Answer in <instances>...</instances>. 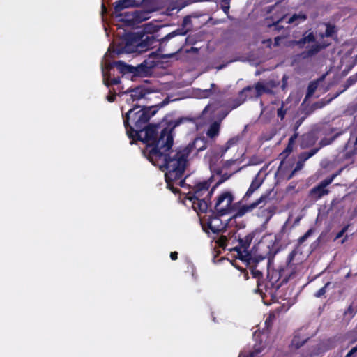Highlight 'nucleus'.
I'll use <instances>...</instances> for the list:
<instances>
[{
    "instance_id": "obj_1",
    "label": "nucleus",
    "mask_w": 357,
    "mask_h": 357,
    "mask_svg": "<svg viewBox=\"0 0 357 357\" xmlns=\"http://www.w3.org/2000/svg\"><path fill=\"white\" fill-rule=\"evenodd\" d=\"M159 127L155 126V134L153 139H142L150 147L149 159L160 169L165 171V180L167 188L174 192L178 191V186H183L185 180L183 178L184 169L189 155L188 148L181 151L171 149L173 144L172 129L165 128L161 130L158 137Z\"/></svg>"
},
{
    "instance_id": "obj_2",
    "label": "nucleus",
    "mask_w": 357,
    "mask_h": 357,
    "mask_svg": "<svg viewBox=\"0 0 357 357\" xmlns=\"http://www.w3.org/2000/svg\"><path fill=\"white\" fill-rule=\"evenodd\" d=\"M155 112H151L150 108L139 109V106L135 105L130 109L123 117V123L126 132L130 138H138L152 139L155 134V126L146 124L154 115Z\"/></svg>"
},
{
    "instance_id": "obj_3",
    "label": "nucleus",
    "mask_w": 357,
    "mask_h": 357,
    "mask_svg": "<svg viewBox=\"0 0 357 357\" xmlns=\"http://www.w3.org/2000/svg\"><path fill=\"white\" fill-rule=\"evenodd\" d=\"M325 29L324 33L319 32L316 37L309 33L307 36L303 38L299 41H294L293 44L303 46L308 44L306 47L308 48L306 56H311L319 52L323 48L327 47L331 43L328 38L333 37L335 32V27L331 24H323Z\"/></svg>"
},
{
    "instance_id": "obj_4",
    "label": "nucleus",
    "mask_w": 357,
    "mask_h": 357,
    "mask_svg": "<svg viewBox=\"0 0 357 357\" xmlns=\"http://www.w3.org/2000/svg\"><path fill=\"white\" fill-rule=\"evenodd\" d=\"M152 24H145L144 30L148 32V33L134 32L130 35L128 41L125 46V51L126 52H142L153 45L155 38L151 33Z\"/></svg>"
},
{
    "instance_id": "obj_5",
    "label": "nucleus",
    "mask_w": 357,
    "mask_h": 357,
    "mask_svg": "<svg viewBox=\"0 0 357 357\" xmlns=\"http://www.w3.org/2000/svg\"><path fill=\"white\" fill-rule=\"evenodd\" d=\"M210 183L207 181L197 184L190 192L188 199L191 202L193 209L199 213H205L208 207V199L212 190L209 191Z\"/></svg>"
},
{
    "instance_id": "obj_6",
    "label": "nucleus",
    "mask_w": 357,
    "mask_h": 357,
    "mask_svg": "<svg viewBox=\"0 0 357 357\" xmlns=\"http://www.w3.org/2000/svg\"><path fill=\"white\" fill-rule=\"evenodd\" d=\"M233 195L229 192H223L218 197L215 204L216 212L221 215H225L232 209Z\"/></svg>"
},
{
    "instance_id": "obj_7",
    "label": "nucleus",
    "mask_w": 357,
    "mask_h": 357,
    "mask_svg": "<svg viewBox=\"0 0 357 357\" xmlns=\"http://www.w3.org/2000/svg\"><path fill=\"white\" fill-rule=\"evenodd\" d=\"M151 91L144 86H138L132 89H128L123 93L124 99L128 104L132 103L135 101L146 98V96L150 94Z\"/></svg>"
},
{
    "instance_id": "obj_8",
    "label": "nucleus",
    "mask_w": 357,
    "mask_h": 357,
    "mask_svg": "<svg viewBox=\"0 0 357 357\" xmlns=\"http://www.w3.org/2000/svg\"><path fill=\"white\" fill-rule=\"evenodd\" d=\"M273 91L267 86L265 82H258L255 86H247L243 89L241 93V96H243L244 94L249 93V95H246V96H249L250 98L253 97H259L263 93H271Z\"/></svg>"
},
{
    "instance_id": "obj_9",
    "label": "nucleus",
    "mask_w": 357,
    "mask_h": 357,
    "mask_svg": "<svg viewBox=\"0 0 357 357\" xmlns=\"http://www.w3.org/2000/svg\"><path fill=\"white\" fill-rule=\"evenodd\" d=\"M114 66L123 73H131L135 75H142L148 73L146 61L137 67L127 65L121 61L115 62Z\"/></svg>"
},
{
    "instance_id": "obj_10",
    "label": "nucleus",
    "mask_w": 357,
    "mask_h": 357,
    "mask_svg": "<svg viewBox=\"0 0 357 357\" xmlns=\"http://www.w3.org/2000/svg\"><path fill=\"white\" fill-rule=\"evenodd\" d=\"M335 176V175H333L331 178L323 180L319 185L313 188L310 190L311 196L314 199H318L322 196L327 195L328 193V190L326 189V188L333 182Z\"/></svg>"
},
{
    "instance_id": "obj_11",
    "label": "nucleus",
    "mask_w": 357,
    "mask_h": 357,
    "mask_svg": "<svg viewBox=\"0 0 357 357\" xmlns=\"http://www.w3.org/2000/svg\"><path fill=\"white\" fill-rule=\"evenodd\" d=\"M268 200V196L267 195H262L260 197L257 201L255 202L249 204V205H244L240 207L238 210V211L233 215V218H236L238 217H242L245 213L252 211L256 207L260 206L261 204L264 205Z\"/></svg>"
},
{
    "instance_id": "obj_12",
    "label": "nucleus",
    "mask_w": 357,
    "mask_h": 357,
    "mask_svg": "<svg viewBox=\"0 0 357 357\" xmlns=\"http://www.w3.org/2000/svg\"><path fill=\"white\" fill-rule=\"evenodd\" d=\"M151 12L144 10H135L132 19H120L119 22H143L150 18Z\"/></svg>"
},
{
    "instance_id": "obj_13",
    "label": "nucleus",
    "mask_w": 357,
    "mask_h": 357,
    "mask_svg": "<svg viewBox=\"0 0 357 357\" xmlns=\"http://www.w3.org/2000/svg\"><path fill=\"white\" fill-rule=\"evenodd\" d=\"M226 225L227 224L224 223L222 220L216 215L212 216L208 220V226L213 233H219L224 231L226 228Z\"/></svg>"
},
{
    "instance_id": "obj_14",
    "label": "nucleus",
    "mask_w": 357,
    "mask_h": 357,
    "mask_svg": "<svg viewBox=\"0 0 357 357\" xmlns=\"http://www.w3.org/2000/svg\"><path fill=\"white\" fill-rule=\"evenodd\" d=\"M212 17L208 14L193 13L183 17V22H211Z\"/></svg>"
},
{
    "instance_id": "obj_15",
    "label": "nucleus",
    "mask_w": 357,
    "mask_h": 357,
    "mask_svg": "<svg viewBox=\"0 0 357 357\" xmlns=\"http://www.w3.org/2000/svg\"><path fill=\"white\" fill-rule=\"evenodd\" d=\"M240 243L241 246L236 247L234 250L237 252L238 259L243 261H248L250 259V254L247 250V248L249 246V244L247 243H243V241H241Z\"/></svg>"
},
{
    "instance_id": "obj_16",
    "label": "nucleus",
    "mask_w": 357,
    "mask_h": 357,
    "mask_svg": "<svg viewBox=\"0 0 357 357\" xmlns=\"http://www.w3.org/2000/svg\"><path fill=\"white\" fill-rule=\"evenodd\" d=\"M263 181L260 178L259 174H257L251 183L250 188L245 195V197H249L251 195L257 190L261 185Z\"/></svg>"
},
{
    "instance_id": "obj_17",
    "label": "nucleus",
    "mask_w": 357,
    "mask_h": 357,
    "mask_svg": "<svg viewBox=\"0 0 357 357\" xmlns=\"http://www.w3.org/2000/svg\"><path fill=\"white\" fill-rule=\"evenodd\" d=\"M239 141V136H235L229 139L226 143L225 147L222 149V155H223V154L226 153L229 149L231 148L236 149L238 146Z\"/></svg>"
},
{
    "instance_id": "obj_18",
    "label": "nucleus",
    "mask_w": 357,
    "mask_h": 357,
    "mask_svg": "<svg viewBox=\"0 0 357 357\" xmlns=\"http://www.w3.org/2000/svg\"><path fill=\"white\" fill-rule=\"evenodd\" d=\"M130 0H119L114 3V8L116 13H119L124 8L132 7Z\"/></svg>"
},
{
    "instance_id": "obj_19",
    "label": "nucleus",
    "mask_w": 357,
    "mask_h": 357,
    "mask_svg": "<svg viewBox=\"0 0 357 357\" xmlns=\"http://www.w3.org/2000/svg\"><path fill=\"white\" fill-rule=\"evenodd\" d=\"M187 148L189 149V153L192 151V148L196 149L197 151H203L206 149L205 141L202 138H197L194 141L192 145L188 146Z\"/></svg>"
},
{
    "instance_id": "obj_20",
    "label": "nucleus",
    "mask_w": 357,
    "mask_h": 357,
    "mask_svg": "<svg viewBox=\"0 0 357 357\" xmlns=\"http://www.w3.org/2000/svg\"><path fill=\"white\" fill-rule=\"evenodd\" d=\"M219 131H220V123L215 121L211 124L206 134H207L208 137H209L210 138H213V137L218 135Z\"/></svg>"
},
{
    "instance_id": "obj_21",
    "label": "nucleus",
    "mask_w": 357,
    "mask_h": 357,
    "mask_svg": "<svg viewBox=\"0 0 357 357\" xmlns=\"http://www.w3.org/2000/svg\"><path fill=\"white\" fill-rule=\"evenodd\" d=\"M188 29L185 28V26H183L181 29H178L176 31H174L171 32L170 33L167 34L162 40H169L174 36H184L187 33Z\"/></svg>"
},
{
    "instance_id": "obj_22",
    "label": "nucleus",
    "mask_w": 357,
    "mask_h": 357,
    "mask_svg": "<svg viewBox=\"0 0 357 357\" xmlns=\"http://www.w3.org/2000/svg\"><path fill=\"white\" fill-rule=\"evenodd\" d=\"M211 88L209 89H205V90H201L198 89L196 95L199 98H206L210 97L212 94H213V91H212V89L215 86V84H211Z\"/></svg>"
},
{
    "instance_id": "obj_23",
    "label": "nucleus",
    "mask_w": 357,
    "mask_h": 357,
    "mask_svg": "<svg viewBox=\"0 0 357 357\" xmlns=\"http://www.w3.org/2000/svg\"><path fill=\"white\" fill-rule=\"evenodd\" d=\"M319 149V148H316V149H312L309 152L302 153L299 155V159L305 162L307 160H308L309 158L312 157L314 155H315L318 152Z\"/></svg>"
},
{
    "instance_id": "obj_24",
    "label": "nucleus",
    "mask_w": 357,
    "mask_h": 357,
    "mask_svg": "<svg viewBox=\"0 0 357 357\" xmlns=\"http://www.w3.org/2000/svg\"><path fill=\"white\" fill-rule=\"evenodd\" d=\"M318 82H312L309 84L307 87V93L306 95V98L311 97L313 93L315 92L316 89H317Z\"/></svg>"
},
{
    "instance_id": "obj_25",
    "label": "nucleus",
    "mask_w": 357,
    "mask_h": 357,
    "mask_svg": "<svg viewBox=\"0 0 357 357\" xmlns=\"http://www.w3.org/2000/svg\"><path fill=\"white\" fill-rule=\"evenodd\" d=\"M306 20V15H304V14H301V15H296V14H294V15H292L289 19V20L287 21V22H289V23H291V22H294L296 20Z\"/></svg>"
},
{
    "instance_id": "obj_26",
    "label": "nucleus",
    "mask_w": 357,
    "mask_h": 357,
    "mask_svg": "<svg viewBox=\"0 0 357 357\" xmlns=\"http://www.w3.org/2000/svg\"><path fill=\"white\" fill-rule=\"evenodd\" d=\"M102 74H103V77H104L105 84L107 86H109V84H118L120 82V80L119 78H114L111 80L110 82H109L108 80H107L105 78V71L104 69H102Z\"/></svg>"
},
{
    "instance_id": "obj_27",
    "label": "nucleus",
    "mask_w": 357,
    "mask_h": 357,
    "mask_svg": "<svg viewBox=\"0 0 357 357\" xmlns=\"http://www.w3.org/2000/svg\"><path fill=\"white\" fill-rule=\"evenodd\" d=\"M313 230L312 229H309L303 236L299 238L298 243L300 244L304 243L306 239L312 235Z\"/></svg>"
},
{
    "instance_id": "obj_28",
    "label": "nucleus",
    "mask_w": 357,
    "mask_h": 357,
    "mask_svg": "<svg viewBox=\"0 0 357 357\" xmlns=\"http://www.w3.org/2000/svg\"><path fill=\"white\" fill-rule=\"evenodd\" d=\"M329 284L330 283L327 282L324 287H321L315 293L314 296L317 298H320L322 296L326 293V289Z\"/></svg>"
},
{
    "instance_id": "obj_29",
    "label": "nucleus",
    "mask_w": 357,
    "mask_h": 357,
    "mask_svg": "<svg viewBox=\"0 0 357 357\" xmlns=\"http://www.w3.org/2000/svg\"><path fill=\"white\" fill-rule=\"evenodd\" d=\"M284 103H282V106L280 108L278 109L277 114L278 116L280 118L281 120H282L284 118L286 111L283 109Z\"/></svg>"
},
{
    "instance_id": "obj_30",
    "label": "nucleus",
    "mask_w": 357,
    "mask_h": 357,
    "mask_svg": "<svg viewBox=\"0 0 357 357\" xmlns=\"http://www.w3.org/2000/svg\"><path fill=\"white\" fill-rule=\"evenodd\" d=\"M265 84L267 85L268 89H271L272 91H273V88L276 87L279 84L278 82H275L273 80H269V81L265 82Z\"/></svg>"
},
{
    "instance_id": "obj_31",
    "label": "nucleus",
    "mask_w": 357,
    "mask_h": 357,
    "mask_svg": "<svg viewBox=\"0 0 357 357\" xmlns=\"http://www.w3.org/2000/svg\"><path fill=\"white\" fill-rule=\"evenodd\" d=\"M333 139H321L319 142L320 147L325 146L326 145L330 144L333 142Z\"/></svg>"
},
{
    "instance_id": "obj_32",
    "label": "nucleus",
    "mask_w": 357,
    "mask_h": 357,
    "mask_svg": "<svg viewBox=\"0 0 357 357\" xmlns=\"http://www.w3.org/2000/svg\"><path fill=\"white\" fill-rule=\"evenodd\" d=\"M357 347L353 348L346 356V357H357Z\"/></svg>"
},
{
    "instance_id": "obj_33",
    "label": "nucleus",
    "mask_w": 357,
    "mask_h": 357,
    "mask_svg": "<svg viewBox=\"0 0 357 357\" xmlns=\"http://www.w3.org/2000/svg\"><path fill=\"white\" fill-rule=\"evenodd\" d=\"M304 163L305 162L303 161H302V160H301L299 159V160L296 163V167H295L294 172H296V171L301 170L303 168V167L304 165Z\"/></svg>"
},
{
    "instance_id": "obj_34",
    "label": "nucleus",
    "mask_w": 357,
    "mask_h": 357,
    "mask_svg": "<svg viewBox=\"0 0 357 357\" xmlns=\"http://www.w3.org/2000/svg\"><path fill=\"white\" fill-rule=\"evenodd\" d=\"M149 1L155 3L156 4V6H162L168 1V0H149Z\"/></svg>"
},
{
    "instance_id": "obj_35",
    "label": "nucleus",
    "mask_w": 357,
    "mask_h": 357,
    "mask_svg": "<svg viewBox=\"0 0 357 357\" xmlns=\"http://www.w3.org/2000/svg\"><path fill=\"white\" fill-rule=\"evenodd\" d=\"M298 137V133H295L294 135H292L289 140V147L290 146V145H293L294 143L295 142L296 139H297Z\"/></svg>"
},
{
    "instance_id": "obj_36",
    "label": "nucleus",
    "mask_w": 357,
    "mask_h": 357,
    "mask_svg": "<svg viewBox=\"0 0 357 357\" xmlns=\"http://www.w3.org/2000/svg\"><path fill=\"white\" fill-rule=\"evenodd\" d=\"M252 274L255 278H260L262 276V273L261 271L257 270V269H252Z\"/></svg>"
},
{
    "instance_id": "obj_37",
    "label": "nucleus",
    "mask_w": 357,
    "mask_h": 357,
    "mask_svg": "<svg viewBox=\"0 0 357 357\" xmlns=\"http://www.w3.org/2000/svg\"><path fill=\"white\" fill-rule=\"evenodd\" d=\"M347 228H348V227H347H347H344V228H343V229H342V230H341V231H340L337 234V236H336V237H335V239H337V238H341V237L343 236V234H344V232L347 231Z\"/></svg>"
},
{
    "instance_id": "obj_38",
    "label": "nucleus",
    "mask_w": 357,
    "mask_h": 357,
    "mask_svg": "<svg viewBox=\"0 0 357 357\" xmlns=\"http://www.w3.org/2000/svg\"><path fill=\"white\" fill-rule=\"evenodd\" d=\"M133 6H137L140 5L144 0H130Z\"/></svg>"
},
{
    "instance_id": "obj_39",
    "label": "nucleus",
    "mask_w": 357,
    "mask_h": 357,
    "mask_svg": "<svg viewBox=\"0 0 357 357\" xmlns=\"http://www.w3.org/2000/svg\"><path fill=\"white\" fill-rule=\"evenodd\" d=\"M115 97H116V94L114 93V94H112V95H110V96H108L107 97V100H108L109 102H114V101Z\"/></svg>"
},
{
    "instance_id": "obj_40",
    "label": "nucleus",
    "mask_w": 357,
    "mask_h": 357,
    "mask_svg": "<svg viewBox=\"0 0 357 357\" xmlns=\"http://www.w3.org/2000/svg\"><path fill=\"white\" fill-rule=\"evenodd\" d=\"M178 253L176 252H172L170 254V257L172 260H176L177 259Z\"/></svg>"
},
{
    "instance_id": "obj_41",
    "label": "nucleus",
    "mask_w": 357,
    "mask_h": 357,
    "mask_svg": "<svg viewBox=\"0 0 357 357\" xmlns=\"http://www.w3.org/2000/svg\"><path fill=\"white\" fill-rule=\"evenodd\" d=\"M238 159V158L233 159V160H229L226 162V165L229 166L231 164L234 163V162Z\"/></svg>"
},
{
    "instance_id": "obj_42",
    "label": "nucleus",
    "mask_w": 357,
    "mask_h": 357,
    "mask_svg": "<svg viewBox=\"0 0 357 357\" xmlns=\"http://www.w3.org/2000/svg\"><path fill=\"white\" fill-rule=\"evenodd\" d=\"M176 8H173L170 10H167V15H172L174 14V11L176 10Z\"/></svg>"
},
{
    "instance_id": "obj_43",
    "label": "nucleus",
    "mask_w": 357,
    "mask_h": 357,
    "mask_svg": "<svg viewBox=\"0 0 357 357\" xmlns=\"http://www.w3.org/2000/svg\"><path fill=\"white\" fill-rule=\"evenodd\" d=\"M280 39H281V38H280V37H276V38H275V45H278L279 44V40H280Z\"/></svg>"
},
{
    "instance_id": "obj_44",
    "label": "nucleus",
    "mask_w": 357,
    "mask_h": 357,
    "mask_svg": "<svg viewBox=\"0 0 357 357\" xmlns=\"http://www.w3.org/2000/svg\"><path fill=\"white\" fill-rule=\"evenodd\" d=\"M209 108H210V105L206 106V107H205V109H204V111H203V112H202V114H203V115H204V114H205L207 112V111L209 109Z\"/></svg>"
},
{
    "instance_id": "obj_45",
    "label": "nucleus",
    "mask_w": 357,
    "mask_h": 357,
    "mask_svg": "<svg viewBox=\"0 0 357 357\" xmlns=\"http://www.w3.org/2000/svg\"><path fill=\"white\" fill-rule=\"evenodd\" d=\"M302 121H303V119L300 120L299 121H298V122L296 123V130H297V129H298V128L301 125Z\"/></svg>"
},
{
    "instance_id": "obj_46",
    "label": "nucleus",
    "mask_w": 357,
    "mask_h": 357,
    "mask_svg": "<svg viewBox=\"0 0 357 357\" xmlns=\"http://www.w3.org/2000/svg\"><path fill=\"white\" fill-rule=\"evenodd\" d=\"M278 25H279V24L273 23V24H271L269 25V26L271 27V26H275V29H279L280 27Z\"/></svg>"
},
{
    "instance_id": "obj_47",
    "label": "nucleus",
    "mask_w": 357,
    "mask_h": 357,
    "mask_svg": "<svg viewBox=\"0 0 357 357\" xmlns=\"http://www.w3.org/2000/svg\"><path fill=\"white\" fill-rule=\"evenodd\" d=\"M286 151H288V152H291L292 151V145H290V146L289 147V146L287 147L286 149Z\"/></svg>"
},
{
    "instance_id": "obj_48",
    "label": "nucleus",
    "mask_w": 357,
    "mask_h": 357,
    "mask_svg": "<svg viewBox=\"0 0 357 357\" xmlns=\"http://www.w3.org/2000/svg\"><path fill=\"white\" fill-rule=\"evenodd\" d=\"M151 22H162V20H153Z\"/></svg>"
},
{
    "instance_id": "obj_49",
    "label": "nucleus",
    "mask_w": 357,
    "mask_h": 357,
    "mask_svg": "<svg viewBox=\"0 0 357 357\" xmlns=\"http://www.w3.org/2000/svg\"><path fill=\"white\" fill-rule=\"evenodd\" d=\"M244 100H245V98H244L242 101H241L240 102H238V105H235V106L234 107V108H235V107H238V105H241Z\"/></svg>"
},
{
    "instance_id": "obj_50",
    "label": "nucleus",
    "mask_w": 357,
    "mask_h": 357,
    "mask_svg": "<svg viewBox=\"0 0 357 357\" xmlns=\"http://www.w3.org/2000/svg\"><path fill=\"white\" fill-rule=\"evenodd\" d=\"M293 344H296V347H300V345L297 344V343L296 342V339H294V340H293Z\"/></svg>"
},
{
    "instance_id": "obj_51",
    "label": "nucleus",
    "mask_w": 357,
    "mask_h": 357,
    "mask_svg": "<svg viewBox=\"0 0 357 357\" xmlns=\"http://www.w3.org/2000/svg\"><path fill=\"white\" fill-rule=\"evenodd\" d=\"M281 21H282V19H280V20H277V21H275L274 22H277V23H279V22H281Z\"/></svg>"
},
{
    "instance_id": "obj_52",
    "label": "nucleus",
    "mask_w": 357,
    "mask_h": 357,
    "mask_svg": "<svg viewBox=\"0 0 357 357\" xmlns=\"http://www.w3.org/2000/svg\"><path fill=\"white\" fill-rule=\"evenodd\" d=\"M132 24H128V23H126V24H123L122 25H125V26H129V25H131Z\"/></svg>"
},
{
    "instance_id": "obj_53",
    "label": "nucleus",
    "mask_w": 357,
    "mask_h": 357,
    "mask_svg": "<svg viewBox=\"0 0 357 357\" xmlns=\"http://www.w3.org/2000/svg\"><path fill=\"white\" fill-rule=\"evenodd\" d=\"M195 49L194 47H192L190 51L195 52Z\"/></svg>"
},
{
    "instance_id": "obj_54",
    "label": "nucleus",
    "mask_w": 357,
    "mask_h": 357,
    "mask_svg": "<svg viewBox=\"0 0 357 357\" xmlns=\"http://www.w3.org/2000/svg\"><path fill=\"white\" fill-rule=\"evenodd\" d=\"M188 1L189 2H193V1H197V0H189Z\"/></svg>"
},
{
    "instance_id": "obj_55",
    "label": "nucleus",
    "mask_w": 357,
    "mask_h": 357,
    "mask_svg": "<svg viewBox=\"0 0 357 357\" xmlns=\"http://www.w3.org/2000/svg\"><path fill=\"white\" fill-rule=\"evenodd\" d=\"M267 43H268V44H270V43H271V41L270 40H267Z\"/></svg>"
},
{
    "instance_id": "obj_56",
    "label": "nucleus",
    "mask_w": 357,
    "mask_h": 357,
    "mask_svg": "<svg viewBox=\"0 0 357 357\" xmlns=\"http://www.w3.org/2000/svg\"><path fill=\"white\" fill-rule=\"evenodd\" d=\"M271 216H272V214H271V213L270 214V215H269V217L268 218V219H267V220H268V219L270 218V217H271Z\"/></svg>"
},
{
    "instance_id": "obj_57",
    "label": "nucleus",
    "mask_w": 357,
    "mask_h": 357,
    "mask_svg": "<svg viewBox=\"0 0 357 357\" xmlns=\"http://www.w3.org/2000/svg\"><path fill=\"white\" fill-rule=\"evenodd\" d=\"M308 34H307V33H305V36H303V38L306 36H307Z\"/></svg>"
}]
</instances>
